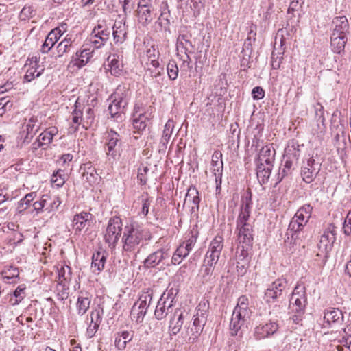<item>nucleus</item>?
Masks as SVG:
<instances>
[{
	"instance_id": "6e6d98bb",
	"label": "nucleus",
	"mask_w": 351,
	"mask_h": 351,
	"mask_svg": "<svg viewBox=\"0 0 351 351\" xmlns=\"http://www.w3.org/2000/svg\"><path fill=\"white\" fill-rule=\"evenodd\" d=\"M296 335H292L288 337L287 340L289 341L286 345V348L289 351H298L299 348L301 346L302 339L295 337Z\"/></svg>"
},
{
	"instance_id": "69168bd1",
	"label": "nucleus",
	"mask_w": 351,
	"mask_h": 351,
	"mask_svg": "<svg viewBox=\"0 0 351 351\" xmlns=\"http://www.w3.org/2000/svg\"><path fill=\"white\" fill-rule=\"evenodd\" d=\"M38 126L36 125V121L34 118H31L29 120L28 123L26 125V130H27V136L26 138H28L30 136V138H32L35 134L36 132L38 130Z\"/></svg>"
},
{
	"instance_id": "7ed1b4c3",
	"label": "nucleus",
	"mask_w": 351,
	"mask_h": 351,
	"mask_svg": "<svg viewBox=\"0 0 351 351\" xmlns=\"http://www.w3.org/2000/svg\"><path fill=\"white\" fill-rule=\"evenodd\" d=\"M313 207L308 204H304L297 210L289 223L286 233L287 238L285 239L286 245L291 247L296 243L298 232L302 230L308 222Z\"/></svg>"
},
{
	"instance_id": "c756f323",
	"label": "nucleus",
	"mask_w": 351,
	"mask_h": 351,
	"mask_svg": "<svg viewBox=\"0 0 351 351\" xmlns=\"http://www.w3.org/2000/svg\"><path fill=\"white\" fill-rule=\"evenodd\" d=\"M149 122V119L143 114H140L137 117H134L132 121L134 128V134H140L141 132L145 130ZM135 139L138 138V136L133 135Z\"/></svg>"
},
{
	"instance_id": "79ce46f5",
	"label": "nucleus",
	"mask_w": 351,
	"mask_h": 351,
	"mask_svg": "<svg viewBox=\"0 0 351 351\" xmlns=\"http://www.w3.org/2000/svg\"><path fill=\"white\" fill-rule=\"evenodd\" d=\"M198 195H199L198 191L196 189L195 187H193V186L190 187L188 189V191L186 194L185 202H192L193 204L194 205L193 206H192L193 209L194 208V206H196L197 208H198V207H199L200 199H199Z\"/></svg>"
},
{
	"instance_id": "13d9d810",
	"label": "nucleus",
	"mask_w": 351,
	"mask_h": 351,
	"mask_svg": "<svg viewBox=\"0 0 351 351\" xmlns=\"http://www.w3.org/2000/svg\"><path fill=\"white\" fill-rule=\"evenodd\" d=\"M36 193L35 192H31L27 194L22 199H21L19 208L21 210H26L29 206L30 203L35 199Z\"/></svg>"
},
{
	"instance_id": "e2e57ef3",
	"label": "nucleus",
	"mask_w": 351,
	"mask_h": 351,
	"mask_svg": "<svg viewBox=\"0 0 351 351\" xmlns=\"http://www.w3.org/2000/svg\"><path fill=\"white\" fill-rule=\"evenodd\" d=\"M256 32L252 29V27H251L250 31L248 33V36L244 42L243 49L244 51H251L252 48V41H255Z\"/></svg>"
},
{
	"instance_id": "0e129e2a",
	"label": "nucleus",
	"mask_w": 351,
	"mask_h": 351,
	"mask_svg": "<svg viewBox=\"0 0 351 351\" xmlns=\"http://www.w3.org/2000/svg\"><path fill=\"white\" fill-rule=\"evenodd\" d=\"M35 10L31 5H25L20 12V18L21 20H26L34 16Z\"/></svg>"
},
{
	"instance_id": "393cba45",
	"label": "nucleus",
	"mask_w": 351,
	"mask_h": 351,
	"mask_svg": "<svg viewBox=\"0 0 351 351\" xmlns=\"http://www.w3.org/2000/svg\"><path fill=\"white\" fill-rule=\"evenodd\" d=\"M134 336L133 331L123 330L117 332L114 335V345L119 350H123L126 348V345L130 342Z\"/></svg>"
},
{
	"instance_id": "8fccbe9b",
	"label": "nucleus",
	"mask_w": 351,
	"mask_h": 351,
	"mask_svg": "<svg viewBox=\"0 0 351 351\" xmlns=\"http://www.w3.org/2000/svg\"><path fill=\"white\" fill-rule=\"evenodd\" d=\"M25 287L19 286L14 291L13 296L10 299V303L12 306L19 304L25 297Z\"/></svg>"
},
{
	"instance_id": "0eeeda50",
	"label": "nucleus",
	"mask_w": 351,
	"mask_h": 351,
	"mask_svg": "<svg viewBox=\"0 0 351 351\" xmlns=\"http://www.w3.org/2000/svg\"><path fill=\"white\" fill-rule=\"evenodd\" d=\"M289 287L288 281L283 276L270 284L265 291L264 300L266 302H274L280 298Z\"/></svg>"
},
{
	"instance_id": "ddd939ff",
	"label": "nucleus",
	"mask_w": 351,
	"mask_h": 351,
	"mask_svg": "<svg viewBox=\"0 0 351 351\" xmlns=\"http://www.w3.org/2000/svg\"><path fill=\"white\" fill-rule=\"evenodd\" d=\"M307 300H302L298 298H290L289 307L294 313L292 319L295 324H299L302 320Z\"/></svg>"
},
{
	"instance_id": "39448f33",
	"label": "nucleus",
	"mask_w": 351,
	"mask_h": 351,
	"mask_svg": "<svg viewBox=\"0 0 351 351\" xmlns=\"http://www.w3.org/2000/svg\"><path fill=\"white\" fill-rule=\"evenodd\" d=\"M208 305L206 302H200L196 308V314L193 316L191 326H189L187 333L191 335L190 339H196L202 332L208 317Z\"/></svg>"
},
{
	"instance_id": "f257e3e1",
	"label": "nucleus",
	"mask_w": 351,
	"mask_h": 351,
	"mask_svg": "<svg viewBox=\"0 0 351 351\" xmlns=\"http://www.w3.org/2000/svg\"><path fill=\"white\" fill-rule=\"evenodd\" d=\"M252 207L251 196L242 199L240 212L237 219V228L238 239L242 243L241 253L243 256L247 255V249L250 247L253 241V228L250 219Z\"/></svg>"
},
{
	"instance_id": "c9c22d12",
	"label": "nucleus",
	"mask_w": 351,
	"mask_h": 351,
	"mask_svg": "<svg viewBox=\"0 0 351 351\" xmlns=\"http://www.w3.org/2000/svg\"><path fill=\"white\" fill-rule=\"evenodd\" d=\"M111 99H112V103L108 106L110 114L112 117H121L127 105L119 102V101L114 98Z\"/></svg>"
},
{
	"instance_id": "2eb2a0df",
	"label": "nucleus",
	"mask_w": 351,
	"mask_h": 351,
	"mask_svg": "<svg viewBox=\"0 0 351 351\" xmlns=\"http://www.w3.org/2000/svg\"><path fill=\"white\" fill-rule=\"evenodd\" d=\"M56 127H50L42 132L37 141L32 143V149L36 150L44 145H48L52 142L53 138L58 134Z\"/></svg>"
},
{
	"instance_id": "052dcab7",
	"label": "nucleus",
	"mask_w": 351,
	"mask_h": 351,
	"mask_svg": "<svg viewBox=\"0 0 351 351\" xmlns=\"http://www.w3.org/2000/svg\"><path fill=\"white\" fill-rule=\"evenodd\" d=\"M168 76L170 80H175L178 75V67L174 60L170 61L167 66Z\"/></svg>"
},
{
	"instance_id": "864d4df0",
	"label": "nucleus",
	"mask_w": 351,
	"mask_h": 351,
	"mask_svg": "<svg viewBox=\"0 0 351 351\" xmlns=\"http://www.w3.org/2000/svg\"><path fill=\"white\" fill-rule=\"evenodd\" d=\"M51 197L47 195H43L38 201L33 204L34 209L37 214L41 213L44 208H47Z\"/></svg>"
},
{
	"instance_id": "f8f14e48",
	"label": "nucleus",
	"mask_w": 351,
	"mask_h": 351,
	"mask_svg": "<svg viewBox=\"0 0 351 351\" xmlns=\"http://www.w3.org/2000/svg\"><path fill=\"white\" fill-rule=\"evenodd\" d=\"M223 237L221 235H216L210 241L205 258L219 262L223 248Z\"/></svg>"
},
{
	"instance_id": "f03ea898",
	"label": "nucleus",
	"mask_w": 351,
	"mask_h": 351,
	"mask_svg": "<svg viewBox=\"0 0 351 351\" xmlns=\"http://www.w3.org/2000/svg\"><path fill=\"white\" fill-rule=\"evenodd\" d=\"M148 239V232L143 226L137 223L126 226L122 237L123 253L127 256L136 254L143 245V240Z\"/></svg>"
},
{
	"instance_id": "423d86ee",
	"label": "nucleus",
	"mask_w": 351,
	"mask_h": 351,
	"mask_svg": "<svg viewBox=\"0 0 351 351\" xmlns=\"http://www.w3.org/2000/svg\"><path fill=\"white\" fill-rule=\"evenodd\" d=\"M279 329L277 320L267 319L261 322L254 328L253 336L256 340L269 338Z\"/></svg>"
},
{
	"instance_id": "603ef678",
	"label": "nucleus",
	"mask_w": 351,
	"mask_h": 351,
	"mask_svg": "<svg viewBox=\"0 0 351 351\" xmlns=\"http://www.w3.org/2000/svg\"><path fill=\"white\" fill-rule=\"evenodd\" d=\"M72 47L71 38H64L57 46V51L59 57L62 56L65 53L69 52Z\"/></svg>"
},
{
	"instance_id": "7c9ffc66",
	"label": "nucleus",
	"mask_w": 351,
	"mask_h": 351,
	"mask_svg": "<svg viewBox=\"0 0 351 351\" xmlns=\"http://www.w3.org/2000/svg\"><path fill=\"white\" fill-rule=\"evenodd\" d=\"M273 165L257 163L256 175L259 182L263 184L267 182Z\"/></svg>"
},
{
	"instance_id": "bf43d9fd",
	"label": "nucleus",
	"mask_w": 351,
	"mask_h": 351,
	"mask_svg": "<svg viewBox=\"0 0 351 351\" xmlns=\"http://www.w3.org/2000/svg\"><path fill=\"white\" fill-rule=\"evenodd\" d=\"M137 305H134L131 310V315L132 319H134L136 322L141 323L143 320L144 316L146 314V311L139 308Z\"/></svg>"
},
{
	"instance_id": "4be33fe9",
	"label": "nucleus",
	"mask_w": 351,
	"mask_h": 351,
	"mask_svg": "<svg viewBox=\"0 0 351 351\" xmlns=\"http://www.w3.org/2000/svg\"><path fill=\"white\" fill-rule=\"evenodd\" d=\"M80 169L83 171V178L90 185L96 184L100 180L96 169L91 162L84 164L83 166H81Z\"/></svg>"
},
{
	"instance_id": "dca6fc26",
	"label": "nucleus",
	"mask_w": 351,
	"mask_h": 351,
	"mask_svg": "<svg viewBox=\"0 0 351 351\" xmlns=\"http://www.w3.org/2000/svg\"><path fill=\"white\" fill-rule=\"evenodd\" d=\"M93 49L87 48L86 45H84L82 48L77 51L75 55L73 56L72 61L74 62L75 66L82 68L88 62L93 56Z\"/></svg>"
},
{
	"instance_id": "e433bc0d",
	"label": "nucleus",
	"mask_w": 351,
	"mask_h": 351,
	"mask_svg": "<svg viewBox=\"0 0 351 351\" xmlns=\"http://www.w3.org/2000/svg\"><path fill=\"white\" fill-rule=\"evenodd\" d=\"M90 214L88 213H82L80 215H75L73 223V229L75 232H81L86 226Z\"/></svg>"
},
{
	"instance_id": "4d7b16f0",
	"label": "nucleus",
	"mask_w": 351,
	"mask_h": 351,
	"mask_svg": "<svg viewBox=\"0 0 351 351\" xmlns=\"http://www.w3.org/2000/svg\"><path fill=\"white\" fill-rule=\"evenodd\" d=\"M291 298H298L307 300L306 287L302 284H298L294 288Z\"/></svg>"
},
{
	"instance_id": "a211bd4d",
	"label": "nucleus",
	"mask_w": 351,
	"mask_h": 351,
	"mask_svg": "<svg viewBox=\"0 0 351 351\" xmlns=\"http://www.w3.org/2000/svg\"><path fill=\"white\" fill-rule=\"evenodd\" d=\"M343 319V315L339 308H329L324 312V323L328 326L339 324Z\"/></svg>"
},
{
	"instance_id": "b1692460",
	"label": "nucleus",
	"mask_w": 351,
	"mask_h": 351,
	"mask_svg": "<svg viewBox=\"0 0 351 351\" xmlns=\"http://www.w3.org/2000/svg\"><path fill=\"white\" fill-rule=\"evenodd\" d=\"M88 326L86 330V335L89 338L93 337L97 331L101 323V316L97 310L93 311L90 318H88Z\"/></svg>"
},
{
	"instance_id": "ea45409f",
	"label": "nucleus",
	"mask_w": 351,
	"mask_h": 351,
	"mask_svg": "<svg viewBox=\"0 0 351 351\" xmlns=\"http://www.w3.org/2000/svg\"><path fill=\"white\" fill-rule=\"evenodd\" d=\"M110 28L102 23H98L93 30V34H96V35L101 36L102 38L99 44L102 43V42H107L110 38Z\"/></svg>"
},
{
	"instance_id": "a18cd8bd",
	"label": "nucleus",
	"mask_w": 351,
	"mask_h": 351,
	"mask_svg": "<svg viewBox=\"0 0 351 351\" xmlns=\"http://www.w3.org/2000/svg\"><path fill=\"white\" fill-rule=\"evenodd\" d=\"M318 169H311L308 167H304L301 170V175L303 180L306 183H311L315 179L317 174Z\"/></svg>"
},
{
	"instance_id": "cd10ccee",
	"label": "nucleus",
	"mask_w": 351,
	"mask_h": 351,
	"mask_svg": "<svg viewBox=\"0 0 351 351\" xmlns=\"http://www.w3.org/2000/svg\"><path fill=\"white\" fill-rule=\"evenodd\" d=\"M107 254L106 252H97L92 256L91 269L93 273L99 274L104 268L106 262Z\"/></svg>"
},
{
	"instance_id": "2f4dec72",
	"label": "nucleus",
	"mask_w": 351,
	"mask_h": 351,
	"mask_svg": "<svg viewBox=\"0 0 351 351\" xmlns=\"http://www.w3.org/2000/svg\"><path fill=\"white\" fill-rule=\"evenodd\" d=\"M330 43L332 50L336 53H341L344 51L346 43H347V36L331 35Z\"/></svg>"
},
{
	"instance_id": "1a4fd4ad",
	"label": "nucleus",
	"mask_w": 351,
	"mask_h": 351,
	"mask_svg": "<svg viewBox=\"0 0 351 351\" xmlns=\"http://www.w3.org/2000/svg\"><path fill=\"white\" fill-rule=\"evenodd\" d=\"M122 223L119 217L111 218L106 228L104 239L110 247H114L121 234Z\"/></svg>"
},
{
	"instance_id": "c85d7f7f",
	"label": "nucleus",
	"mask_w": 351,
	"mask_h": 351,
	"mask_svg": "<svg viewBox=\"0 0 351 351\" xmlns=\"http://www.w3.org/2000/svg\"><path fill=\"white\" fill-rule=\"evenodd\" d=\"M184 323V315L181 309L176 308L170 321L169 327L173 335L178 333Z\"/></svg>"
},
{
	"instance_id": "de8ad7c7",
	"label": "nucleus",
	"mask_w": 351,
	"mask_h": 351,
	"mask_svg": "<svg viewBox=\"0 0 351 351\" xmlns=\"http://www.w3.org/2000/svg\"><path fill=\"white\" fill-rule=\"evenodd\" d=\"M146 56L153 67L156 69L159 67L160 63L158 60L159 52L154 47H152L147 50Z\"/></svg>"
},
{
	"instance_id": "09e8293b",
	"label": "nucleus",
	"mask_w": 351,
	"mask_h": 351,
	"mask_svg": "<svg viewBox=\"0 0 351 351\" xmlns=\"http://www.w3.org/2000/svg\"><path fill=\"white\" fill-rule=\"evenodd\" d=\"M67 175L64 173V171L58 169L56 172L53 173L51 178V182L58 187L63 186Z\"/></svg>"
},
{
	"instance_id": "680f3d73",
	"label": "nucleus",
	"mask_w": 351,
	"mask_h": 351,
	"mask_svg": "<svg viewBox=\"0 0 351 351\" xmlns=\"http://www.w3.org/2000/svg\"><path fill=\"white\" fill-rule=\"evenodd\" d=\"M139 14L142 20L147 21L150 20L151 10L149 5L138 3Z\"/></svg>"
},
{
	"instance_id": "72a5a7b5",
	"label": "nucleus",
	"mask_w": 351,
	"mask_h": 351,
	"mask_svg": "<svg viewBox=\"0 0 351 351\" xmlns=\"http://www.w3.org/2000/svg\"><path fill=\"white\" fill-rule=\"evenodd\" d=\"M233 311H237V313H241L243 317H250L252 311L249 308V300L245 295L239 298L237 304Z\"/></svg>"
},
{
	"instance_id": "473e14b6",
	"label": "nucleus",
	"mask_w": 351,
	"mask_h": 351,
	"mask_svg": "<svg viewBox=\"0 0 351 351\" xmlns=\"http://www.w3.org/2000/svg\"><path fill=\"white\" fill-rule=\"evenodd\" d=\"M130 97V89L125 86L119 85L117 87L114 93L111 95V98H114L119 102L128 105Z\"/></svg>"
},
{
	"instance_id": "49530a36",
	"label": "nucleus",
	"mask_w": 351,
	"mask_h": 351,
	"mask_svg": "<svg viewBox=\"0 0 351 351\" xmlns=\"http://www.w3.org/2000/svg\"><path fill=\"white\" fill-rule=\"evenodd\" d=\"M178 293V289L177 287H171L168 288L161 295L160 299L165 300L166 302H169L175 306L176 304V298Z\"/></svg>"
},
{
	"instance_id": "774afa93",
	"label": "nucleus",
	"mask_w": 351,
	"mask_h": 351,
	"mask_svg": "<svg viewBox=\"0 0 351 351\" xmlns=\"http://www.w3.org/2000/svg\"><path fill=\"white\" fill-rule=\"evenodd\" d=\"M343 231L346 235L351 234V210L348 212L343 223Z\"/></svg>"
},
{
	"instance_id": "4468645a",
	"label": "nucleus",
	"mask_w": 351,
	"mask_h": 351,
	"mask_svg": "<svg viewBox=\"0 0 351 351\" xmlns=\"http://www.w3.org/2000/svg\"><path fill=\"white\" fill-rule=\"evenodd\" d=\"M169 256L170 253L169 249H160L150 254L147 257V258L144 261V265L147 268H153Z\"/></svg>"
},
{
	"instance_id": "37998d69",
	"label": "nucleus",
	"mask_w": 351,
	"mask_h": 351,
	"mask_svg": "<svg viewBox=\"0 0 351 351\" xmlns=\"http://www.w3.org/2000/svg\"><path fill=\"white\" fill-rule=\"evenodd\" d=\"M69 283L58 282L56 291L58 300L64 302L68 298L69 295Z\"/></svg>"
},
{
	"instance_id": "338daca9",
	"label": "nucleus",
	"mask_w": 351,
	"mask_h": 351,
	"mask_svg": "<svg viewBox=\"0 0 351 351\" xmlns=\"http://www.w3.org/2000/svg\"><path fill=\"white\" fill-rule=\"evenodd\" d=\"M346 335L343 337L342 343L345 346L351 349V324L344 330Z\"/></svg>"
},
{
	"instance_id": "5701e85b",
	"label": "nucleus",
	"mask_w": 351,
	"mask_h": 351,
	"mask_svg": "<svg viewBox=\"0 0 351 351\" xmlns=\"http://www.w3.org/2000/svg\"><path fill=\"white\" fill-rule=\"evenodd\" d=\"M30 66L27 70L24 78L27 82H31L34 78L39 77L44 71L43 66L38 64L37 57H32L30 60Z\"/></svg>"
},
{
	"instance_id": "aec40b11",
	"label": "nucleus",
	"mask_w": 351,
	"mask_h": 351,
	"mask_svg": "<svg viewBox=\"0 0 351 351\" xmlns=\"http://www.w3.org/2000/svg\"><path fill=\"white\" fill-rule=\"evenodd\" d=\"M334 26L332 34L334 35L347 36L349 32V23L347 18L344 16H336L332 20Z\"/></svg>"
},
{
	"instance_id": "5fc2aeb1",
	"label": "nucleus",
	"mask_w": 351,
	"mask_h": 351,
	"mask_svg": "<svg viewBox=\"0 0 351 351\" xmlns=\"http://www.w3.org/2000/svg\"><path fill=\"white\" fill-rule=\"evenodd\" d=\"M292 167L293 161L290 159L289 157H287L286 159L285 160L283 167H280L279 169V181H281L285 176H286L290 173Z\"/></svg>"
},
{
	"instance_id": "c03bdc74",
	"label": "nucleus",
	"mask_w": 351,
	"mask_h": 351,
	"mask_svg": "<svg viewBox=\"0 0 351 351\" xmlns=\"http://www.w3.org/2000/svg\"><path fill=\"white\" fill-rule=\"evenodd\" d=\"M71 268L69 266H62L58 269V282L69 283L71 280Z\"/></svg>"
},
{
	"instance_id": "6e6552de",
	"label": "nucleus",
	"mask_w": 351,
	"mask_h": 351,
	"mask_svg": "<svg viewBox=\"0 0 351 351\" xmlns=\"http://www.w3.org/2000/svg\"><path fill=\"white\" fill-rule=\"evenodd\" d=\"M336 228L330 224L320 237L318 249L321 254L318 253L317 255H323L324 257L328 256L336 241Z\"/></svg>"
},
{
	"instance_id": "f704fd0d",
	"label": "nucleus",
	"mask_w": 351,
	"mask_h": 351,
	"mask_svg": "<svg viewBox=\"0 0 351 351\" xmlns=\"http://www.w3.org/2000/svg\"><path fill=\"white\" fill-rule=\"evenodd\" d=\"M112 35L115 43H123L125 39L126 31L122 22H116L112 27Z\"/></svg>"
},
{
	"instance_id": "a19ab883",
	"label": "nucleus",
	"mask_w": 351,
	"mask_h": 351,
	"mask_svg": "<svg viewBox=\"0 0 351 351\" xmlns=\"http://www.w3.org/2000/svg\"><path fill=\"white\" fill-rule=\"evenodd\" d=\"M152 300V291L148 290L147 292L143 293L139 298V300L134 305L138 306L139 308H141L147 312L148 307L149 306Z\"/></svg>"
},
{
	"instance_id": "3c124183",
	"label": "nucleus",
	"mask_w": 351,
	"mask_h": 351,
	"mask_svg": "<svg viewBox=\"0 0 351 351\" xmlns=\"http://www.w3.org/2000/svg\"><path fill=\"white\" fill-rule=\"evenodd\" d=\"M198 234L199 233L197 230L196 228H193L187 234L186 241L182 243H184V245L191 250L197 241Z\"/></svg>"
},
{
	"instance_id": "f3484780",
	"label": "nucleus",
	"mask_w": 351,
	"mask_h": 351,
	"mask_svg": "<svg viewBox=\"0 0 351 351\" xmlns=\"http://www.w3.org/2000/svg\"><path fill=\"white\" fill-rule=\"evenodd\" d=\"M62 34V30L59 27L52 29L48 34L44 43L41 46V52L43 53H47L58 42Z\"/></svg>"
},
{
	"instance_id": "bb28decb",
	"label": "nucleus",
	"mask_w": 351,
	"mask_h": 351,
	"mask_svg": "<svg viewBox=\"0 0 351 351\" xmlns=\"http://www.w3.org/2000/svg\"><path fill=\"white\" fill-rule=\"evenodd\" d=\"M91 295L88 292H81L77 298L76 308L77 314L82 316L89 309Z\"/></svg>"
},
{
	"instance_id": "6ab92c4d",
	"label": "nucleus",
	"mask_w": 351,
	"mask_h": 351,
	"mask_svg": "<svg viewBox=\"0 0 351 351\" xmlns=\"http://www.w3.org/2000/svg\"><path fill=\"white\" fill-rule=\"evenodd\" d=\"M175 306L162 299L158 300L156 306L154 315L157 319L160 320L165 318L169 313H174Z\"/></svg>"
},
{
	"instance_id": "a878e982",
	"label": "nucleus",
	"mask_w": 351,
	"mask_h": 351,
	"mask_svg": "<svg viewBox=\"0 0 351 351\" xmlns=\"http://www.w3.org/2000/svg\"><path fill=\"white\" fill-rule=\"evenodd\" d=\"M218 263L219 262L217 261L204 257L203 264L200 269L202 278L204 281H209L211 279L212 276L214 274L215 267Z\"/></svg>"
},
{
	"instance_id": "20e7f679",
	"label": "nucleus",
	"mask_w": 351,
	"mask_h": 351,
	"mask_svg": "<svg viewBox=\"0 0 351 351\" xmlns=\"http://www.w3.org/2000/svg\"><path fill=\"white\" fill-rule=\"evenodd\" d=\"M95 117L93 106L90 104H82L80 99H77L71 114V122L69 132H76L80 125L86 130L88 129L94 123Z\"/></svg>"
},
{
	"instance_id": "9b49d317",
	"label": "nucleus",
	"mask_w": 351,
	"mask_h": 351,
	"mask_svg": "<svg viewBox=\"0 0 351 351\" xmlns=\"http://www.w3.org/2000/svg\"><path fill=\"white\" fill-rule=\"evenodd\" d=\"M249 317H243L237 311H233L230 322V333L232 336L241 335L247 328L246 324Z\"/></svg>"
},
{
	"instance_id": "412c9836",
	"label": "nucleus",
	"mask_w": 351,
	"mask_h": 351,
	"mask_svg": "<svg viewBox=\"0 0 351 351\" xmlns=\"http://www.w3.org/2000/svg\"><path fill=\"white\" fill-rule=\"evenodd\" d=\"M275 154L276 150L271 145L263 147L258 154V163L273 165Z\"/></svg>"
},
{
	"instance_id": "58836bf2",
	"label": "nucleus",
	"mask_w": 351,
	"mask_h": 351,
	"mask_svg": "<svg viewBox=\"0 0 351 351\" xmlns=\"http://www.w3.org/2000/svg\"><path fill=\"white\" fill-rule=\"evenodd\" d=\"M211 165L213 173L223 172V163L222 153L219 150H215L212 156Z\"/></svg>"
},
{
	"instance_id": "4c0bfd02",
	"label": "nucleus",
	"mask_w": 351,
	"mask_h": 351,
	"mask_svg": "<svg viewBox=\"0 0 351 351\" xmlns=\"http://www.w3.org/2000/svg\"><path fill=\"white\" fill-rule=\"evenodd\" d=\"M173 128V121L171 119H169L165 125L162 135L161 136L160 141V144L162 145L163 147H166V145L168 144L171 138Z\"/></svg>"
},
{
	"instance_id": "9d476101",
	"label": "nucleus",
	"mask_w": 351,
	"mask_h": 351,
	"mask_svg": "<svg viewBox=\"0 0 351 351\" xmlns=\"http://www.w3.org/2000/svg\"><path fill=\"white\" fill-rule=\"evenodd\" d=\"M106 154L109 160L112 159L114 161L117 159L121 144L120 135L113 130H110L106 132Z\"/></svg>"
}]
</instances>
